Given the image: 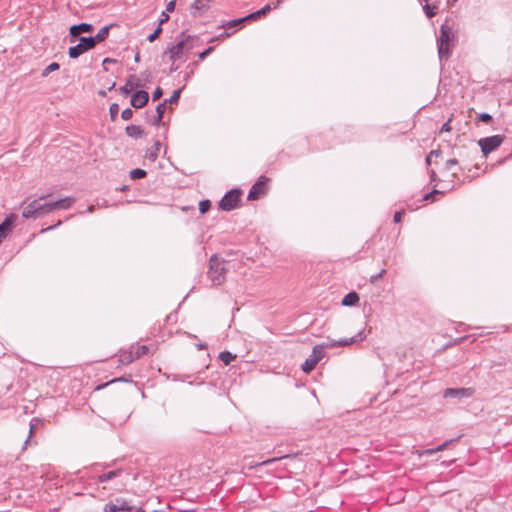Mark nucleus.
<instances>
[{"mask_svg":"<svg viewBox=\"0 0 512 512\" xmlns=\"http://www.w3.org/2000/svg\"><path fill=\"white\" fill-rule=\"evenodd\" d=\"M431 157H432V156H430V154L427 156V158H426V163H427V164H430V163H431V160H430V159H431Z\"/></svg>","mask_w":512,"mask_h":512,"instance_id":"obj_55","label":"nucleus"},{"mask_svg":"<svg viewBox=\"0 0 512 512\" xmlns=\"http://www.w3.org/2000/svg\"><path fill=\"white\" fill-rule=\"evenodd\" d=\"M385 273H386V270L382 269L378 274L371 276L370 282L373 283V284L376 283L379 279H381L383 277V275Z\"/></svg>","mask_w":512,"mask_h":512,"instance_id":"obj_38","label":"nucleus"},{"mask_svg":"<svg viewBox=\"0 0 512 512\" xmlns=\"http://www.w3.org/2000/svg\"><path fill=\"white\" fill-rule=\"evenodd\" d=\"M225 261L217 255H212L209 260L208 278L213 285H220L225 281Z\"/></svg>","mask_w":512,"mask_h":512,"instance_id":"obj_4","label":"nucleus"},{"mask_svg":"<svg viewBox=\"0 0 512 512\" xmlns=\"http://www.w3.org/2000/svg\"><path fill=\"white\" fill-rule=\"evenodd\" d=\"M112 62H115V60H113V59H111V58H105V59L103 60V64H105V63H112Z\"/></svg>","mask_w":512,"mask_h":512,"instance_id":"obj_51","label":"nucleus"},{"mask_svg":"<svg viewBox=\"0 0 512 512\" xmlns=\"http://www.w3.org/2000/svg\"><path fill=\"white\" fill-rule=\"evenodd\" d=\"M225 32L232 33V34L234 33V31H230V30H226Z\"/></svg>","mask_w":512,"mask_h":512,"instance_id":"obj_60","label":"nucleus"},{"mask_svg":"<svg viewBox=\"0 0 512 512\" xmlns=\"http://www.w3.org/2000/svg\"><path fill=\"white\" fill-rule=\"evenodd\" d=\"M435 7L431 8L428 4H426L424 7H423V10L426 14V16L430 19L432 18L436 12L433 10Z\"/></svg>","mask_w":512,"mask_h":512,"instance_id":"obj_35","label":"nucleus"},{"mask_svg":"<svg viewBox=\"0 0 512 512\" xmlns=\"http://www.w3.org/2000/svg\"><path fill=\"white\" fill-rule=\"evenodd\" d=\"M105 512H141L139 509H135L130 506H117L113 503H108L104 508Z\"/></svg>","mask_w":512,"mask_h":512,"instance_id":"obj_15","label":"nucleus"},{"mask_svg":"<svg viewBox=\"0 0 512 512\" xmlns=\"http://www.w3.org/2000/svg\"><path fill=\"white\" fill-rule=\"evenodd\" d=\"M175 5H176V0H172V1L168 2L167 5H166V10L165 11L168 12V13L169 12H173L174 9H175Z\"/></svg>","mask_w":512,"mask_h":512,"instance_id":"obj_43","label":"nucleus"},{"mask_svg":"<svg viewBox=\"0 0 512 512\" xmlns=\"http://www.w3.org/2000/svg\"><path fill=\"white\" fill-rule=\"evenodd\" d=\"M34 420H32L30 422V428H29V436L28 438L25 440L24 444L25 446L30 442V438L32 436V434L34 433V429H35V424L33 423Z\"/></svg>","mask_w":512,"mask_h":512,"instance_id":"obj_42","label":"nucleus"},{"mask_svg":"<svg viewBox=\"0 0 512 512\" xmlns=\"http://www.w3.org/2000/svg\"><path fill=\"white\" fill-rule=\"evenodd\" d=\"M75 202L72 197H65L63 199L51 202L52 212L57 209H68Z\"/></svg>","mask_w":512,"mask_h":512,"instance_id":"obj_14","label":"nucleus"},{"mask_svg":"<svg viewBox=\"0 0 512 512\" xmlns=\"http://www.w3.org/2000/svg\"><path fill=\"white\" fill-rule=\"evenodd\" d=\"M457 439L458 438L447 440L444 443H442L441 445L437 446L436 448L424 450L422 454L427 455V456H431V455H433L436 452L443 451L446 448H448L452 443L456 442Z\"/></svg>","mask_w":512,"mask_h":512,"instance_id":"obj_18","label":"nucleus"},{"mask_svg":"<svg viewBox=\"0 0 512 512\" xmlns=\"http://www.w3.org/2000/svg\"><path fill=\"white\" fill-rule=\"evenodd\" d=\"M450 122H451V118L446 123L443 124V126H442V128L440 130L441 133L442 132H449V131H451Z\"/></svg>","mask_w":512,"mask_h":512,"instance_id":"obj_46","label":"nucleus"},{"mask_svg":"<svg viewBox=\"0 0 512 512\" xmlns=\"http://www.w3.org/2000/svg\"><path fill=\"white\" fill-rule=\"evenodd\" d=\"M435 176H436V173L432 170V171H431V177H432V178H435Z\"/></svg>","mask_w":512,"mask_h":512,"instance_id":"obj_59","label":"nucleus"},{"mask_svg":"<svg viewBox=\"0 0 512 512\" xmlns=\"http://www.w3.org/2000/svg\"><path fill=\"white\" fill-rule=\"evenodd\" d=\"M219 358L225 365H229L235 356L228 351H223L219 354Z\"/></svg>","mask_w":512,"mask_h":512,"instance_id":"obj_27","label":"nucleus"},{"mask_svg":"<svg viewBox=\"0 0 512 512\" xmlns=\"http://www.w3.org/2000/svg\"><path fill=\"white\" fill-rule=\"evenodd\" d=\"M359 302V295L356 292H350L342 299L343 306H354Z\"/></svg>","mask_w":512,"mask_h":512,"instance_id":"obj_22","label":"nucleus"},{"mask_svg":"<svg viewBox=\"0 0 512 512\" xmlns=\"http://www.w3.org/2000/svg\"><path fill=\"white\" fill-rule=\"evenodd\" d=\"M193 40V37L186 36L184 39L178 41L175 45L170 47L168 49L170 59L172 61H176L177 59H180L184 53L189 52L193 48Z\"/></svg>","mask_w":512,"mask_h":512,"instance_id":"obj_5","label":"nucleus"},{"mask_svg":"<svg viewBox=\"0 0 512 512\" xmlns=\"http://www.w3.org/2000/svg\"><path fill=\"white\" fill-rule=\"evenodd\" d=\"M504 135H493L489 137L481 138L478 141V145L481 148L482 153L487 156L491 152L495 151L504 142Z\"/></svg>","mask_w":512,"mask_h":512,"instance_id":"obj_6","label":"nucleus"},{"mask_svg":"<svg viewBox=\"0 0 512 512\" xmlns=\"http://www.w3.org/2000/svg\"><path fill=\"white\" fill-rule=\"evenodd\" d=\"M109 29L110 26H104L98 31V33L95 36H92V40L94 41L95 45L100 42H103L108 37Z\"/></svg>","mask_w":512,"mask_h":512,"instance_id":"obj_23","label":"nucleus"},{"mask_svg":"<svg viewBox=\"0 0 512 512\" xmlns=\"http://www.w3.org/2000/svg\"><path fill=\"white\" fill-rule=\"evenodd\" d=\"M458 164V159L457 158H451L449 160L446 161V169H450L453 165H457Z\"/></svg>","mask_w":512,"mask_h":512,"instance_id":"obj_44","label":"nucleus"},{"mask_svg":"<svg viewBox=\"0 0 512 512\" xmlns=\"http://www.w3.org/2000/svg\"><path fill=\"white\" fill-rule=\"evenodd\" d=\"M213 50H214V48H213V47H208L206 50H204L203 52H201V53L199 54V58H200L201 60H204V59H205L209 54H211V53H212V51H213Z\"/></svg>","mask_w":512,"mask_h":512,"instance_id":"obj_41","label":"nucleus"},{"mask_svg":"<svg viewBox=\"0 0 512 512\" xmlns=\"http://www.w3.org/2000/svg\"><path fill=\"white\" fill-rule=\"evenodd\" d=\"M467 153H468V154H471V153H472V154H477V153H478V151H477V149H476V148H473L471 151H467Z\"/></svg>","mask_w":512,"mask_h":512,"instance_id":"obj_52","label":"nucleus"},{"mask_svg":"<svg viewBox=\"0 0 512 512\" xmlns=\"http://www.w3.org/2000/svg\"><path fill=\"white\" fill-rule=\"evenodd\" d=\"M93 211H94V206L93 205L89 206L88 207V212H93Z\"/></svg>","mask_w":512,"mask_h":512,"instance_id":"obj_57","label":"nucleus"},{"mask_svg":"<svg viewBox=\"0 0 512 512\" xmlns=\"http://www.w3.org/2000/svg\"><path fill=\"white\" fill-rule=\"evenodd\" d=\"M94 30V27L90 23H80L77 25H72L70 27V36L72 38L71 41H74L75 38H77L81 33H92Z\"/></svg>","mask_w":512,"mask_h":512,"instance_id":"obj_13","label":"nucleus"},{"mask_svg":"<svg viewBox=\"0 0 512 512\" xmlns=\"http://www.w3.org/2000/svg\"><path fill=\"white\" fill-rule=\"evenodd\" d=\"M160 148H161V143L160 141H155L153 146L148 149L147 153H146V158L149 159L150 161H155L159 155V151H160Z\"/></svg>","mask_w":512,"mask_h":512,"instance_id":"obj_21","label":"nucleus"},{"mask_svg":"<svg viewBox=\"0 0 512 512\" xmlns=\"http://www.w3.org/2000/svg\"><path fill=\"white\" fill-rule=\"evenodd\" d=\"M148 101H149L148 92H146L144 90H139V91H136L132 95L130 103L134 108L140 109V108H143L144 106H146Z\"/></svg>","mask_w":512,"mask_h":512,"instance_id":"obj_11","label":"nucleus"},{"mask_svg":"<svg viewBox=\"0 0 512 512\" xmlns=\"http://www.w3.org/2000/svg\"><path fill=\"white\" fill-rule=\"evenodd\" d=\"M59 64L56 62H53L49 64L41 73L42 77H47L51 72H54L59 69Z\"/></svg>","mask_w":512,"mask_h":512,"instance_id":"obj_28","label":"nucleus"},{"mask_svg":"<svg viewBox=\"0 0 512 512\" xmlns=\"http://www.w3.org/2000/svg\"><path fill=\"white\" fill-rule=\"evenodd\" d=\"M110 116L112 120H115L117 114L119 112V105L117 103H113L109 108Z\"/></svg>","mask_w":512,"mask_h":512,"instance_id":"obj_33","label":"nucleus"},{"mask_svg":"<svg viewBox=\"0 0 512 512\" xmlns=\"http://www.w3.org/2000/svg\"><path fill=\"white\" fill-rule=\"evenodd\" d=\"M162 95H163V90H162V88L157 87V88L154 90L153 94H152V99H153V101H156V100L160 99V98L162 97Z\"/></svg>","mask_w":512,"mask_h":512,"instance_id":"obj_39","label":"nucleus"},{"mask_svg":"<svg viewBox=\"0 0 512 512\" xmlns=\"http://www.w3.org/2000/svg\"><path fill=\"white\" fill-rule=\"evenodd\" d=\"M46 195L40 196L38 199L31 201L29 204L24 206L22 204V216L25 219H38L52 212L51 202H43L46 199Z\"/></svg>","mask_w":512,"mask_h":512,"instance_id":"obj_2","label":"nucleus"},{"mask_svg":"<svg viewBox=\"0 0 512 512\" xmlns=\"http://www.w3.org/2000/svg\"><path fill=\"white\" fill-rule=\"evenodd\" d=\"M96 45L92 40V36L89 37H80L79 43L75 46H72L68 50L69 57L72 59L78 58L83 53L93 49Z\"/></svg>","mask_w":512,"mask_h":512,"instance_id":"obj_7","label":"nucleus"},{"mask_svg":"<svg viewBox=\"0 0 512 512\" xmlns=\"http://www.w3.org/2000/svg\"><path fill=\"white\" fill-rule=\"evenodd\" d=\"M134 59H135V62H139V61H140V55H139V53H136V55H135V58H134Z\"/></svg>","mask_w":512,"mask_h":512,"instance_id":"obj_54","label":"nucleus"},{"mask_svg":"<svg viewBox=\"0 0 512 512\" xmlns=\"http://www.w3.org/2000/svg\"><path fill=\"white\" fill-rule=\"evenodd\" d=\"M475 390L471 387L468 388H447L443 392L444 398H455V399H462V398H469L472 397Z\"/></svg>","mask_w":512,"mask_h":512,"instance_id":"obj_9","label":"nucleus"},{"mask_svg":"<svg viewBox=\"0 0 512 512\" xmlns=\"http://www.w3.org/2000/svg\"><path fill=\"white\" fill-rule=\"evenodd\" d=\"M133 111L130 108H126L121 113V118L125 121L130 120L133 117Z\"/></svg>","mask_w":512,"mask_h":512,"instance_id":"obj_34","label":"nucleus"},{"mask_svg":"<svg viewBox=\"0 0 512 512\" xmlns=\"http://www.w3.org/2000/svg\"><path fill=\"white\" fill-rule=\"evenodd\" d=\"M210 8V3L203 0H195L190 6V14L194 18L201 17Z\"/></svg>","mask_w":512,"mask_h":512,"instance_id":"obj_12","label":"nucleus"},{"mask_svg":"<svg viewBox=\"0 0 512 512\" xmlns=\"http://www.w3.org/2000/svg\"><path fill=\"white\" fill-rule=\"evenodd\" d=\"M148 352H149V348L146 345H140V346L134 347L135 359H138L141 356L146 355Z\"/></svg>","mask_w":512,"mask_h":512,"instance_id":"obj_26","label":"nucleus"},{"mask_svg":"<svg viewBox=\"0 0 512 512\" xmlns=\"http://www.w3.org/2000/svg\"><path fill=\"white\" fill-rule=\"evenodd\" d=\"M268 178L265 176H261L258 181L251 187L248 199L249 200H256L258 199L262 194L266 191V184H267Z\"/></svg>","mask_w":512,"mask_h":512,"instance_id":"obj_10","label":"nucleus"},{"mask_svg":"<svg viewBox=\"0 0 512 512\" xmlns=\"http://www.w3.org/2000/svg\"><path fill=\"white\" fill-rule=\"evenodd\" d=\"M146 171L143 170V169H140V168H136V169H133L131 172H130V177L132 179H142L146 176Z\"/></svg>","mask_w":512,"mask_h":512,"instance_id":"obj_29","label":"nucleus"},{"mask_svg":"<svg viewBox=\"0 0 512 512\" xmlns=\"http://www.w3.org/2000/svg\"><path fill=\"white\" fill-rule=\"evenodd\" d=\"M454 38L455 34L452 27L446 23L443 24L440 28V36L437 39L438 55L441 61L448 60L450 57V42L453 41Z\"/></svg>","mask_w":512,"mask_h":512,"instance_id":"obj_3","label":"nucleus"},{"mask_svg":"<svg viewBox=\"0 0 512 512\" xmlns=\"http://www.w3.org/2000/svg\"><path fill=\"white\" fill-rule=\"evenodd\" d=\"M166 104H167V101H164V102L160 103V104L156 107V114H157L158 116L163 117V114H164V111H165Z\"/></svg>","mask_w":512,"mask_h":512,"instance_id":"obj_36","label":"nucleus"},{"mask_svg":"<svg viewBox=\"0 0 512 512\" xmlns=\"http://www.w3.org/2000/svg\"><path fill=\"white\" fill-rule=\"evenodd\" d=\"M162 119H163V117H160V116H158V115L156 114V115L154 116V118H153L152 124H153V125L158 126V125H160V123H161Z\"/></svg>","mask_w":512,"mask_h":512,"instance_id":"obj_49","label":"nucleus"},{"mask_svg":"<svg viewBox=\"0 0 512 512\" xmlns=\"http://www.w3.org/2000/svg\"><path fill=\"white\" fill-rule=\"evenodd\" d=\"M403 214H404V211H397V212L394 214V218H393L394 222H395V223L400 222V221H401V219H402Z\"/></svg>","mask_w":512,"mask_h":512,"instance_id":"obj_47","label":"nucleus"},{"mask_svg":"<svg viewBox=\"0 0 512 512\" xmlns=\"http://www.w3.org/2000/svg\"><path fill=\"white\" fill-rule=\"evenodd\" d=\"M177 69H178V67H177V66H172V67L170 68V72H174V71H176Z\"/></svg>","mask_w":512,"mask_h":512,"instance_id":"obj_56","label":"nucleus"},{"mask_svg":"<svg viewBox=\"0 0 512 512\" xmlns=\"http://www.w3.org/2000/svg\"><path fill=\"white\" fill-rule=\"evenodd\" d=\"M364 338H365V334L363 333V331H360L356 336L351 337L349 339L326 342L321 345H316L312 350V354L301 365L302 371L305 373H310L312 370H314V368L319 363V361L325 356L324 349L333 348L336 346L352 345L356 342L364 340Z\"/></svg>","mask_w":512,"mask_h":512,"instance_id":"obj_1","label":"nucleus"},{"mask_svg":"<svg viewBox=\"0 0 512 512\" xmlns=\"http://www.w3.org/2000/svg\"><path fill=\"white\" fill-rule=\"evenodd\" d=\"M132 77L133 76H130V79L127 80L126 84L124 86L120 87V91L124 95L130 94L135 87L138 88V87H142L143 86V84L140 82L139 79L136 82H133L132 81Z\"/></svg>","mask_w":512,"mask_h":512,"instance_id":"obj_17","label":"nucleus"},{"mask_svg":"<svg viewBox=\"0 0 512 512\" xmlns=\"http://www.w3.org/2000/svg\"><path fill=\"white\" fill-rule=\"evenodd\" d=\"M271 9H272V6L270 4H266L262 9L245 16V19H246V21L257 20L260 17L265 16L268 12L271 11Z\"/></svg>","mask_w":512,"mask_h":512,"instance_id":"obj_16","label":"nucleus"},{"mask_svg":"<svg viewBox=\"0 0 512 512\" xmlns=\"http://www.w3.org/2000/svg\"><path fill=\"white\" fill-rule=\"evenodd\" d=\"M180 93H181L180 90H175L173 92V94L170 96V98L166 100L167 103H169V104H176V103H178L179 98H180Z\"/></svg>","mask_w":512,"mask_h":512,"instance_id":"obj_31","label":"nucleus"},{"mask_svg":"<svg viewBox=\"0 0 512 512\" xmlns=\"http://www.w3.org/2000/svg\"><path fill=\"white\" fill-rule=\"evenodd\" d=\"M210 207H211V202L209 200L200 201V203H199V212L201 214H205L206 212L209 211Z\"/></svg>","mask_w":512,"mask_h":512,"instance_id":"obj_30","label":"nucleus"},{"mask_svg":"<svg viewBox=\"0 0 512 512\" xmlns=\"http://www.w3.org/2000/svg\"><path fill=\"white\" fill-rule=\"evenodd\" d=\"M161 32H162V28L160 25H158V27L155 29V31L147 37L148 41L149 42L155 41L159 37Z\"/></svg>","mask_w":512,"mask_h":512,"instance_id":"obj_32","label":"nucleus"},{"mask_svg":"<svg viewBox=\"0 0 512 512\" xmlns=\"http://www.w3.org/2000/svg\"><path fill=\"white\" fill-rule=\"evenodd\" d=\"M134 360H136L134 357V347H131L129 351L121 353L119 356V362L121 365H128Z\"/></svg>","mask_w":512,"mask_h":512,"instance_id":"obj_20","label":"nucleus"},{"mask_svg":"<svg viewBox=\"0 0 512 512\" xmlns=\"http://www.w3.org/2000/svg\"><path fill=\"white\" fill-rule=\"evenodd\" d=\"M478 119L484 123H490L492 121V116L489 113H481L478 116Z\"/></svg>","mask_w":512,"mask_h":512,"instance_id":"obj_37","label":"nucleus"},{"mask_svg":"<svg viewBox=\"0 0 512 512\" xmlns=\"http://www.w3.org/2000/svg\"><path fill=\"white\" fill-rule=\"evenodd\" d=\"M205 347H206V345H204V344H200V345H198V348H199V349H204Z\"/></svg>","mask_w":512,"mask_h":512,"instance_id":"obj_58","label":"nucleus"},{"mask_svg":"<svg viewBox=\"0 0 512 512\" xmlns=\"http://www.w3.org/2000/svg\"><path fill=\"white\" fill-rule=\"evenodd\" d=\"M121 473V470H113L99 475L98 480L100 482H106L117 477Z\"/></svg>","mask_w":512,"mask_h":512,"instance_id":"obj_24","label":"nucleus"},{"mask_svg":"<svg viewBox=\"0 0 512 512\" xmlns=\"http://www.w3.org/2000/svg\"><path fill=\"white\" fill-rule=\"evenodd\" d=\"M169 20L168 12L164 11L162 12L161 19L159 21V25L161 26L164 22H167Z\"/></svg>","mask_w":512,"mask_h":512,"instance_id":"obj_48","label":"nucleus"},{"mask_svg":"<svg viewBox=\"0 0 512 512\" xmlns=\"http://www.w3.org/2000/svg\"><path fill=\"white\" fill-rule=\"evenodd\" d=\"M439 154H440V151H438V150H432L430 152V156H439Z\"/></svg>","mask_w":512,"mask_h":512,"instance_id":"obj_50","label":"nucleus"},{"mask_svg":"<svg viewBox=\"0 0 512 512\" xmlns=\"http://www.w3.org/2000/svg\"><path fill=\"white\" fill-rule=\"evenodd\" d=\"M241 190L232 189L227 192L219 202V208L224 211H231L238 206L240 201Z\"/></svg>","mask_w":512,"mask_h":512,"instance_id":"obj_8","label":"nucleus"},{"mask_svg":"<svg viewBox=\"0 0 512 512\" xmlns=\"http://www.w3.org/2000/svg\"><path fill=\"white\" fill-rule=\"evenodd\" d=\"M125 132L126 134L129 136V137H132V138H140L143 136L144 134V131L143 129L141 128V126H138V125H129L125 128Z\"/></svg>","mask_w":512,"mask_h":512,"instance_id":"obj_19","label":"nucleus"},{"mask_svg":"<svg viewBox=\"0 0 512 512\" xmlns=\"http://www.w3.org/2000/svg\"><path fill=\"white\" fill-rule=\"evenodd\" d=\"M232 35V33H227V32H223L221 33L219 36H216L214 38H212L209 43H212V42H215V41H218V40H222V39H225V38H228Z\"/></svg>","mask_w":512,"mask_h":512,"instance_id":"obj_40","label":"nucleus"},{"mask_svg":"<svg viewBox=\"0 0 512 512\" xmlns=\"http://www.w3.org/2000/svg\"><path fill=\"white\" fill-rule=\"evenodd\" d=\"M464 150H465L464 148L459 149V151H458V153H457V154H458L460 157H462V156H463V152H464Z\"/></svg>","mask_w":512,"mask_h":512,"instance_id":"obj_53","label":"nucleus"},{"mask_svg":"<svg viewBox=\"0 0 512 512\" xmlns=\"http://www.w3.org/2000/svg\"><path fill=\"white\" fill-rule=\"evenodd\" d=\"M436 194H440V191L433 190V191L427 193L426 195L423 196V200L428 201V200L432 199L433 196L436 195Z\"/></svg>","mask_w":512,"mask_h":512,"instance_id":"obj_45","label":"nucleus"},{"mask_svg":"<svg viewBox=\"0 0 512 512\" xmlns=\"http://www.w3.org/2000/svg\"><path fill=\"white\" fill-rule=\"evenodd\" d=\"M246 22L245 17L239 18V19H233L230 20L224 24H222L221 28H234L240 26L242 23Z\"/></svg>","mask_w":512,"mask_h":512,"instance_id":"obj_25","label":"nucleus"}]
</instances>
